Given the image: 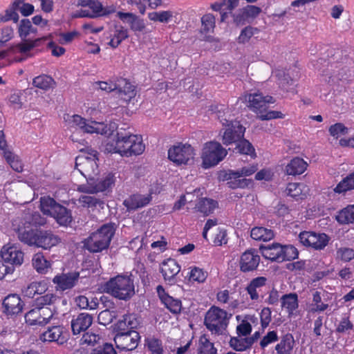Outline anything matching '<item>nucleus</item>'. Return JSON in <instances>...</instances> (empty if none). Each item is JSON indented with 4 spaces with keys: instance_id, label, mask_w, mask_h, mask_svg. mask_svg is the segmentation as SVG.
<instances>
[{
    "instance_id": "f257e3e1",
    "label": "nucleus",
    "mask_w": 354,
    "mask_h": 354,
    "mask_svg": "<svg viewBox=\"0 0 354 354\" xmlns=\"http://www.w3.org/2000/svg\"><path fill=\"white\" fill-rule=\"evenodd\" d=\"M145 149L140 136L130 133L118 131L116 139L106 143L105 151L117 153L124 156L142 154Z\"/></svg>"
},
{
    "instance_id": "f03ea898",
    "label": "nucleus",
    "mask_w": 354,
    "mask_h": 354,
    "mask_svg": "<svg viewBox=\"0 0 354 354\" xmlns=\"http://www.w3.org/2000/svg\"><path fill=\"white\" fill-rule=\"evenodd\" d=\"M217 115L223 127L221 133H222V141L224 145H229L237 142L243 138L245 128L239 121L234 120L228 109H219Z\"/></svg>"
},
{
    "instance_id": "7ed1b4c3",
    "label": "nucleus",
    "mask_w": 354,
    "mask_h": 354,
    "mask_svg": "<svg viewBox=\"0 0 354 354\" xmlns=\"http://www.w3.org/2000/svg\"><path fill=\"white\" fill-rule=\"evenodd\" d=\"M104 292L120 300H128L135 294L133 280L128 276L118 275L103 286Z\"/></svg>"
},
{
    "instance_id": "20e7f679",
    "label": "nucleus",
    "mask_w": 354,
    "mask_h": 354,
    "mask_svg": "<svg viewBox=\"0 0 354 354\" xmlns=\"http://www.w3.org/2000/svg\"><path fill=\"white\" fill-rule=\"evenodd\" d=\"M114 234V225L104 224L89 236L85 242V247L91 252H100L108 248Z\"/></svg>"
},
{
    "instance_id": "39448f33",
    "label": "nucleus",
    "mask_w": 354,
    "mask_h": 354,
    "mask_svg": "<svg viewBox=\"0 0 354 354\" xmlns=\"http://www.w3.org/2000/svg\"><path fill=\"white\" fill-rule=\"evenodd\" d=\"M71 127L78 128L84 133H97L101 135H111L116 128L115 124L109 125L104 122H99L94 120H86L79 115H73L68 119Z\"/></svg>"
},
{
    "instance_id": "423d86ee",
    "label": "nucleus",
    "mask_w": 354,
    "mask_h": 354,
    "mask_svg": "<svg viewBox=\"0 0 354 354\" xmlns=\"http://www.w3.org/2000/svg\"><path fill=\"white\" fill-rule=\"evenodd\" d=\"M230 317L226 310L212 306L206 313L204 324L212 334L222 335L226 330Z\"/></svg>"
},
{
    "instance_id": "0eeeda50",
    "label": "nucleus",
    "mask_w": 354,
    "mask_h": 354,
    "mask_svg": "<svg viewBox=\"0 0 354 354\" xmlns=\"http://www.w3.org/2000/svg\"><path fill=\"white\" fill-rule=\"evenodd\" d=\"M227 154V150L219 142L210 141L205 143L201 153L203 167L207 169L218 165Z\"/></svg>"
},
{
    "instance_id": "6e6552de",
    "label": "nucleus",
    "mask_w": 354,
    "mask_h": 354,
    "mask_svg": "<svg viewBox=\"0 0 354 354\" xmlns=\"http://www.w3.org/2000/svg\"><path fill=\"white\" fill-rule=\"evenodd\" d=\"M97 153L95 150L90 149L87 153L79 155L75 159V169L86 178L87 182L90 178H94L93 174L97 171Z\"/></svg>"
},
{
    "instance_id": "1a4fd4ad",
    "label": "nucleus",
    "mask_w": 354,
    "mask_h": 354,
    "mask_svg": "<svg viewBox=\"0 0 354 354\" xmlns=\"http://www.w3.org/2000/svg\"><path fill=\"white\" fill-rule=\"evenodd\" d=\"M115 183V174L108 173L100 179L90 178L88 183L78 185L77 190L80 192L95 194L112 189Z\"/></svg>"
},
{
    "instance_id": "9d476101",
    "label": "nucleus",
    "mask_w": 354,
    "mask_h": 354,
    "mask_svg": "<svg viewBox=\"0 0 354 354\" xmlns=\"http://www.w3.org/2000/svg\"><path fill=\"white\" fill-rule=\"evenodd\" d=\"M257 170L255 165H250L243 167L241 170H230L225 175V180L227 181L229 187L236 189L238 187L243 188L248 185V180L244 178L253 174Z\"/></svg>"
},
{
    "instance_id": "9b49d317",
    "label": "nucleus",
    "mask_w": 354,
    "mask_h": 354,
    "mask_svg": "<svg viewBox=\"0 0 354 354\" xmlns=\"http://www.w3.org/2000/svg\"><path fill=\"white\" fill-rule=\"evenodd\" d=\"M194 157V148L189 144L179 143L168 150L169 159L178 165L187 164Z\"/></svg>"
},
{
    "instance_id": "f8f14e48",
    "label": "nucleus",
    "mask_w": 354,
    "mask_h": 354,
    "mask_svg": "<svg viewBox=\"0 0 354 354\" xmlns=\"http://www.w3.org/2000/svg\"><path fill=\"white\" fill-rule=\"evenodd\" d=\"M299 239L303 245L321 250L328 245L330 237L324 233L304 231L299 234Z\"/></svg>"
},
{
    "instance_id": "ddd939ff",
    "label": "nucleus",
    "mask_w": 354,
    "mask_h": 354,
    "mask_svg": "<svg viewBox=\"0 0 354 354\" xmlns=\"http://www.w3.org/2000/svg\"><path fill=\"white\" fill-rule=\"evenodd\" d=\"M140 339V336L137 331L129 330L118 333L114 337V342L118 349L133 351L137 348Z\"/></svg>"
},
{
    "instance_id": "4468645a",
    "label": "nucleus",
    "mask_w": 354,
    "mask_h": 354,
    "mask_svg": "<svg viewBox=\"0 0 354 354\" xmlns=\"http://www.w3.org/2000/svg\"><path fill=\"white\" fill-rule=\"evenodd\" d=\"M245 100L248 102V107L257 114L266 112L268 104L275 102L272 96H263L260 93L248 94L245 96Z\"/></svg>"
},
{
    "instance_id": "2eb2a0df",
    "label": "nucleus",
    "mask_w": 354,
    "mask_h": 354,
    "mask_svg": "<svg viewBox=\"0 0 354 354\" xmlns=\"http://www.w3.org/2000/svg\"><path fill=\"white\" fill-rule=\"evenodd\" d=\"M80 279L78 272H70L56 275L53 279L57 290L64 291L73 288L76 286Z\"/></svg>"
},
{
    "instance_id": "dca6fc26",
    "label": "nucleus",
    "mask_w": 354,
    "mask_h": 354,
    "mask_svg": "<svg viewBox=\"0 0 354 354\" xmlns=\"http://www.w3.org/2000/svg\"><path fill=\"white\" fill-rule=\"evenodd\" d=\"M1 258L12 266H21L24 262V252L15 245L8 244L4 245L1 250Z\"/></svg>"
},
{
    "instance_id": "f3484780",
    "label": "nucleus",
    "mask_w": 354,
    "mask_h": 354,
    "mask_svg": "<svg viewBox=\"0 0 354 354\" xmlns=\"http://www.w3.org/2000/svg\"><path fill=\"white\" fill-rule=\"evenodd\" d=\"M260 262V257L254 249L248 250L244 252L239 259L240 270L243 272H252L258 268Z\"/></svg>"
},
{
    "instance_id": "a211bd4d",
    "label": "nucleus",
    "mask_w": 354,
    "mask_h": 354,
    "mask_svg": "<svg viewBox=\"0 0 354 354\" xmlns=\"http://www.w3.org/2000/svg\"><path fill=\"white\" fill-rule=\"evenodd\" d=\"M60 242V238L50 231L39 230L34 246L48 250L57 245Z\"/></svg>"
},
{
    "instance_id": "6ab92c4d",
    "label": "nucleus",
    "mask_w": 354,
    "mask_h": 354,
    "mask_svg": "<svg viewBox=\"0 0 354 354\" xmlns=\"http://www.w3.org/2000/svg\"><path fill=\"white\" fill-rule=\"evenodd\" d=\"M3 313L7 315H15L21 313L23 302L20 297L16 294L6 296L3 301Z\"/></svg>"
},
{
    "instance_id": "aec40b11",
    "label": "nucleus",
    "mask_w": 354,
    "mask_h": 354,
    "mask_svg": "<svg viewBox=\"0 0 354 354\" xmlns=\"http://www.w3.org/2000/svg\"><path fill=\"white\" fill-rule=\"evenodd\" d=\"M261 11V9L259 7L248 5L238 10L234 15V21L236 25H243L257 17Z\"/></svg>"
},
{
    "instance_id": "412c9836",
    "label": "nucleus",
    "mask_w": 354,
    "mask_h": 354,
    "mask_svg": "<svg viewBox=\"0 0 354 354\" xmlns=\"http://www.w3.org/2000/svg\"><path fill=\"white\" fill-rule=\"evenodd\" d=\"M180 270V267L177 261L173 259H168L164 261L160 266V272L164 279L170 284L175 282V277Z\"/></svg>"
},
{
    "instance_id": "4be33fe9",
    "label": "nucleus",
    "mask_w": 354,
    "mask_h": 354,
    "mask_svg": "<svg viewBox=\"0 0 354 354\" xmlns=\"http://www.w3.org/2000/svg\"><path fill=\"white\" fill-rule=\"evenodd\" d=\"M267 278L258 277L252 279L246 287V291L252 301H258L263 297V288L266 287Z\"/></svg>"
},
{
    "instance_id": "5701e85b",
    "label": "nucleus",
    "mask_w": 354,
    "mask_h": 354,
    "mask_svg": "<svg viewBox=\"0 0 354 354\" xmlns=\"http://www.w3.org/2000/svg\"><path fill=\"white\" fill-rule=\"evenodd\" d=\"M129 37L127 28L120 24H115L109 29L110 41L109 45L113 48H117L124 40Z\"/></svg>"
},
{
    "instance_id": "b1692460",
    "label": "nucleus",
    "mask_w": 354,
    "mask_h": 354,
    "mask_svg": "<svg viewBox=\"0 0 354 354\" xmlns=\"http://www.w3.org/2000/svg\"><path fill=\"white\" fill-rule=\"evenodd\" d=\"M157 292L162 303L168 310H170V312L174 314H177L180 312L182 308L180 300L174 299L169 295L166 293L165 289L161 286H158Z\"/></svg>"
},
{
    "instance_id": "393cba45",
    "label": "nucleus",
    "mask_w": 354,
    "mask_h": 354,
    "mask_svg": "<svg viewBox=\"0 0 354 354\" xmlns=\"http://www.w3.org/2000/svg\"><path fill=\"white\" fill-rule=\"evenodd\" d=\"M93 323V317L88 313H82L71 321L72 331L74 335L86 330Z\"/></svg>"
},
{
    "instance_id": "a878e982",
    "label": "nucleus",
    "mask_w": 354,
    "mask_h": 354,
    "mask_svg": "<svg viewBox=\"0 0 354 354\" xmlns=\"http://www.w3.org/2000/svg\"><path fill=\"white\" fill-rule=\"evenodd\" d=\"M151 201V196L150 194H133L126 198L123 205L128 211H132L146 206Z\"/></svg>"
},
{
    "instance_id": "bb28decb",
    "label": "nucleus",
    "mask_w": 354,
    "mask_h": 354,
    "mask_svg": "<svg viewBox=\"0 0 354 354\" xmlns=\"http://www.w3.org/2000/svg\"><path fill=\"white\" fill-rule=\"evenodd\" d=\"M260 250L262 256L272 261L282 262V245L272 243L265 246H261Z\"/></svg>"
},
{
    "instance_id": "cd10ccee",
    "label": "nucleus",
    "mask_w": 354,
    "mask_h": 354,
    "mask_svg": "<svg viewBox=\"0 0 354 354\" xmlns=\"http://www.w3.org/2000/svg\"><path fill=\"white\" fill-rule=\"evenodd\" d=\"M117 91L125 102H129L136 95L135 86L123 78L118 79Z\"/></svg>"
},
{
    "instance_id": "c85d7f7f",
    "label": "nucleus",
    "mask_w": 354,
    "mask_h": 354,
    "mask_svg": "<svg viewBox=\"0 0 354 354\" xmlns=\"http://www.w3.org/2000/svg\"><path fill=\"white\" fill-rule=\"evenodd\" d=\"M308 163L301 158H292L286 166L285 172L288 176L303 174L307 169Z\"/></svg>"
},
{
    "instance_id": "c756f323",
    "label": "nucleus",
    "mask_w": 354,
    "mask_h": 354,
    "mask_svg": "<svg viewBox=\"0 0 354 354\" xmlns=\"http://www.w3.org/2000/svg\"><path fill=\"white\" fill-rule=\"evenodd\" d=\"M295 344V339L292 334L287 333L284 335L275 346L276 354H292Z\"/></svg>"
},
{
    "instance_id": "7c9ffc66",
    "label": "nucleus",
    "mask_w": 354,
    "mask_h": 354,
    "mask_svg": "<svg viewBox=\"0 0 354 354\" xmlns=\"http://www.w3.org/2000/svg\"><path fill=\"white\" fill-rule=\"evenodd\" d=\"M32 266L37 272L45 274L51 269L52 263L45 258L43 253L38 252L32 257Z\"/></svg>"
},
{
    "instance_id": "2f4dec72",
    "label": "nucleus",
    "mask_w": 354,
    "mask_h": 354,
    "mask_svg": "<svg viewBox=\"0 0 354 354\" xmlns=\"http://www.w3.org/2000/svg\"><path fill=\"white\" fill-rule=\"evenodd\" d=\"M254 337H248L239 335L237 337H231L230 340V347L236 351H244L250 348L254 343Z\"/></svg>"
},
{
    "instance_id": "473e14b6",
    "label": "nucleus",
    "mask_w": 354,
    "mask_h": 354,
    "mask_svg": "<svg viewBox=\"0 0 354 354\" xmlns=\"http://www.w3.org/2000/svg\"><path fill=\"white\" fill-rule=\"evenodd\" d=\"M63 328L59 326L49 328L43 333L41 339L44 342H57L62 344L64 342V337L62 336Z\"/></svg>"
},
{
    "instance_id": "72a5a7b5",
    "label": "nucleus",
    "mask_w": 354,
    "mask_h": 354,
    "mask_svg": "<svg viewBox=\"0 0 354 354\" xmlns=\"http://www.w3.org/2000/svg\"><path fill=\"white\" fill-rule=\"evenodd\" d=\"M38 231V230H35L30 226L20 227L18 230V238L21 242L28 245H34Z\"/></svg>"
},
{
    "instance_id": "f704fd0d",
    "label": "nucleus",
    "mask_w": 354,
    "mask_h": 354,
    "mask_svg": "<svg viewBox=\"0 0 354 354\" xmlns=\"http://www.w3.org/2000/svg\"><path fill=\"white\" fill-rule=\"evenodd\" d=\"M309 189L304 183H291L286 187L288 195L295 198H302L308 194Z\"/></svg>"
},
{
    "instance_id": "c9c22d12",
    "label": "nucleus",
    "mask_w": 354,
    "mask_h": 354,
    "mask_svg": "<svg viewBox=\"0 0 354 354\" xmlns=\"http://www.w3.org/2000/svg\"><path fill=\"white\" fill-rule=\"evenodd\" d=\"M281 307L285 308L289 315L294 314V311L298 308V296L296 293L284 295L281 298Z\"/></svg>"
},
{
    "instance_id": "e433bc0d",
    "label": "nucleus",
    "mask_w": 354,
    "mask_h": 354,
    "mask_svg": "<svg viewBox=\"0 0 354 354\" xmlns=\"http://www.w3.org/2000/svg\"><path fill=\"white\" fill-rule=\"evenodd\" d=\"M60 205L49 196H44L40 199V209L45 215L52 216L56 212L57 207H60Z\"/></svg>"
},
{
    "instance_id": "4c0bfd02",
    "label": "nucleus",
    "mask_w": 354,
    "mask_h": 354,
    "mask_svg": "<svg viewBox=\"0 0 354 354\" xmlns=\"http://www.w3.org/2000/svg\"><path fill=\"white\" fill-rule=\"evenodd\" d=\"M55 84L52 77L44 74L38 75L32 80L33 86L43 91L53 88Z\"/></svg>"
},
{
    "instance_id": "58836bf2",
    "label": "nucleus",
    "mask_w": 354,
    "mask_h": 354,
    "mask_svg": "<svg viewBox=\"0 0 354 354\" xmlns=\"http://www.w3.org/2000/svg\"><path fill=\"white\" fill-rule=\"evenodd\" d=\"M250 236L257 241H268L273 239L274 234L270 229L263 227H255L252 229Z\"/></svg>"
},
{
    "instance_id": "ea45409f",
    "label": "nucleus",
    "mask_w": 354,
    "mask_h": 354,
    "mask_svg": "<svg viewBox=\"0 0 354 354\" xmlns=\"http://www.w3.org/2000/svg\"><path fill=\"white\" fill-rule=\"evenodd\" d=\"M47 290V283L45 281H33L30 283L24 291L28 297H33L35 295H41Z\"/></svg>"
},
{
    "instance_id": "a19ab883",
    "label": "nucleus",
    "mask_w": 354,
    "mask_h": 354,
    "mask_svg": "<svg viewBox=\"0 0 354 354\" xmlns=\"http://www.w3.org/2000/svg\"><path fill=\"white\" fill-rule=\"evenodd\" d=\"M353 189H354V171L344 178L333 190L335 193L344 194Z\"/></svg>"
},
{
    "instance_id": "79ce46f5",
    "label": "nucleus",
    "mask_w": 354,
    "mask_h": 354,
    "mask_svg": "<svg viewBox=\"0 0 354 354\" xmlns=\"http://www.w3.org/2000/svg\"><path fill=\"white\" fill-rule=\"evenodd\" d=\"M51 217H53L61 225H67L72 221L71 212L65 207H57V211Z\"/></svg>"
},
{
    "instance_id": "37998d69",
    "label": "nucleus",
    "mask_w": 354,
    "mask_h": 354,
    "mask_svg": "<svg viewBox=\"0 0 354 354\" xmlns=\"http://www.w3.org/2000/svg\"><path fill=\"white\" fill-rule=\"evenodd\" d=\"M336 219L341 224L354 223V204L348 205L339 211L336 216Z\"/></svg>"
},
{
    "instance_id": "c03bdc74",
    "label": "nucleus",
    "mask_w": 354,
    "mask_h": 354,
    "mask_svg": "<svg viewBox=\"0 0 354 354\" xmlns=\"http://www.w3.org/2000/svg\"><path fill=\"white\" fill-rule=\"evenodd\" d=\"M145 346L150 351L151 354H165L162 342L155 337L145 338Z\"/></svg>"
},
{
    "instance_id": "a18cd8bd",
    "label": "nucleus",
    "mask_w": 354,
    "mask_h": 354,
    "mask_svg": "<svg viewBox=\"0 0 354 354\" xmlns=\"http://www.w3.org/2000/svg\"><path fill=\"white\" fill-rule=\"evenodd\" d=\"M22 40V42L17 44L13 47L12 50L15 53H19L22 55H26L33 48L38 46V43L41 40V39H35L34 40L24 39Z\"/></svg>"
},
{
    "instance_id": "49530a36",
    "label": "nucleus",
    "mask_w": 354,
    "mask_h": 354,
    "mask_svg": "<svg viewBox=\"0 0 354 354\" xmlns=\"http://www.w3.org/2000/svg\"><path fill=\"white\" fill-rule=\"evenodd\" d=\"M80 4L82 7L88 8L93 18L102 16L103 6L99 0H80Z\"/></svg>"
},
{
    "instance_id": "de8ad7c7",
    "label": "nucleus",
    "mask_w": 354,
    "mask_h": 354,
    "mask_svg": "<svg viewBox=\"0 0 354 354\" xmlns=\"http://www.w3.org/2000/svg\"><path fill=\"white\" fill-rule=\"evenodd\" d=\"M18 32L21 39H26L32 34L37 32V28H35L29 19H22L19 24Z\"/></svg>"
},
{
    "instance_id": "09e8293b",
    "label": "nucleus",
    "mask_w": 354,
    "mask_h": 354,
    "mask_svg": "<svg viewBox=\"0 0 354 354\" xmlns=\"http://www.w3.org/2000/svg\"><path fill=\"white\" fill-rule=\"evenodd\" d=\"M198 354H217V349L205 335H202L199 339Z\"/></svg>"
},
{
    "instance_id": "8fccbe9b",
    "label": "nucleus",
    "mask_w": 354,
    "mask_h": 354,
    "mask_svg": "<svg viewBox=\"0 0 354 354\" xmlns=\"http://www.w3.org/2000/svg\"><path fill=\"white\" fill-rule=\"evenodd\" d=\"M207 277V272L198 267L191 268L190 271L187 273L188 281L192 283H203Z\"/></svg>"
},
{
    "instance_id": "3c124183",
    "label": "nucleus",
    "mask_w": 354,
    "mask_h": 354,
    "mask_svg": "<svg viewBox=\"0 0 354 354\" xmlns=\"http://www.w3.org/2000/svg\"><path fill=\"white\" fill-rule=\"evenodd\" d=\"M216 206V201L212 199L203 198L197 204L196 208L201 213L208 215L215 209Z\"/></svg>"
},
{
    "instance_id": "603ef678",
    "label": "nucleus",
    "mask_w": 354,
    "mask_h": 354,
    "mask_svg": "<svg viewBox=\"0 0 354 354\" xmlns=\"http://www.w3.org/2000/svg\"><path fill=\"white\" fill-rule=\"evenodd\" d=\"M26 322L31 326L41 325V318L39 307H35L30 310L25 315Z\"/></svg>"
},
{
    "instance_id": "864d4df0",
    "label": "nucleus",
    "mask_w": 354,
    "mask_h": 354,
    "mask_svg": "<svg viewBox=\"0 0 354 354\" xmlns=\"http://www.w3.org/2000/svg\"><path fill=\"white\" fill-rule=\"evenodd\" d=\"M138 322L133 314H128L123 316L122 319L118 322V328L120 330H124L125 327L130 329L136 328Z\"/></svg>"
},
{
    "instance_id": "5fc2aeb1",
    "label": "nucleus",
    "mask_w": 354,
    "mask_h": 354,
    "mask_svg": "<svg viewBox=\"0 0 354 354\" xmlns=\"http://www.w3.org/2000/svg\"><path fill=\"white\" fill-rule=\"evenodd\" d=\"M56 295L48 292L44 295L38 297L35 301V304L39 308H47L46 306L53 304L57 299Z\"/></svg>"
},
{
    "instance_id": "6e6d98bb",
    "label": "nucleus",
    "mask_w": 354,
    "mask_h": 354,
    "mask_svg": "<svg viewBox=\"0 0 354 354\" xmlns=\"http://www.w3.org/2000/svg\"><path fill=\"white\" fill-rule=\"evenodd\" d=\"M4 158L13 170L17 172L23 171V164L17 156L13 154L11 151H5Z\"/></svg>"
},
{
    "instance_id": "4d7b16f0",
    "label": "nucleus",
    "mask_w": 354,
    "mask_h": 354,
    "mask_svg": "<svg viewBox=\"0 0 354 354\" xmlns=\"http://www.w3.org/2000/svg\"><path fill=\"white\" fill-rule=\"evenodd\" d=\"M13 6L19 10L23 16H29L32 15L35 10L33 5L25 3L24 0H15L13 2Z\"/></svg>"
},
{
    "instance_id": "13d9d810",
    "label": "nucleus",
    "mask_w": 354,
    "mask_h": 354,
    "mask_svg": "<svg viewBox=\"0 0 354 354\" xmlns=\"http://www.w3.org/2000/svg\"><path fill=\"white\" fill-rule=\"evenodd\" d=\"M328 305L326 304L322 303L321 294L318 291H315L313 294V304L310 308V312H323L326 310Z\"/></svg>"
},
{
    "instance_id": "bf43d9fd",
    "label": "nucleus",
    "mask_w": 354,
    "mask_h": 354,
    "mask_svg": "<svg viewBox=\"0 0 354 354\" xmlns=\"http://www.w3.org/2000/svg\"><path fill=\"white\" fill-rule=\"evenodd\" d=\"M282 262L284 261H291L297 258L299 252L297 249L292 245H282Z\"/></svg>"
},
{
    "instance_id": "052dcab7",
    "label": "nucleus",
    "mask_w": 354,
    "mask_h": 354,
    "mask_svg": "<svg viewBox=\"0 0 354 354\" xmlns=\"http://www.w3.org/2000/svg\"><path fill=\"white\" fill-rule=\"evenodd\" d=\"M101 339L99 334L93 332L85 333L80 339V344L86 346H94Z\"/></svg>"
},
{
    "instance_id": "680f3d73",
    "label": "nucleus",
    "mask_w": 354,
    "mask_h": 354,
    "mask_svg": "<svg viewBox=\"0 0 354 354\" xmlns=\"http://www.w3.org/2000/svg\"><path fill=\"white\" fill-rule=\"evenodd\" d=\"M236 149L239 153L252 156L254 155V149L252 144L246 140H240Z\"/></svg>"
},
{
    "instance_id": "e2e57ef3",
    "label": "nucleus",
    "mask_w": 354,
    "mask_h": 354,
    "mask_svg": "<svg viewBox=\"0 0 354 354\" xmlns=\"http://www.w3.org/2000/svg\"><path fill=\"white\" fill-rule=\"evenodd\" d=\"M330 135L333 138H338L342 135H346L348 132V128L341 122L335 123L329 127Z\"/></svg>"
},
{
    "instance_id": "0e129e2a",
    "label": "nucleus",
    "mask_w": 354,
    "mask_h": 354,
    "mask_svg": "<svg viewBox=\"0 0 354 354\" xmlns=\"http://www.w3.org/2000/svg\"><path fill=\"white\" fill-rule=\"evenodd\" d=\"M79 203L84 207H96L100 203V200L93 196L83 195L78 200Z\"/></svg>"
},
{
    "instance_id": "69168bd1",
    "label": "nucleus",
    "mask_w": 354,
    "mask_h": 354,
    "mask_svg": "<svg viewBox=\"0 0 354 354\" xmlns=\"http://www.w3.org/2000/svg\"><path fill=\"white\" fill-rule=\"evenodd\" d=\"M17 8L12 6L11 8L5 11L4 14L0 15V23L6 22L12 20L14 22H17L19 20V15L17 12Z\"/></svg>"
},
{
    "instance_id": "338daca9",
    "label": "nucleus",
    "mask_w": 354,
    "mask_h": 354,
    "mask_svg": "<svg viewBox=\"0 0 354 354\" xmlns=\"http://www.w3.org/2000/svg\"><path fill=\"white\" fill-rule=\"evenodd\" d=\"M202 22V30L204 32H209L214 28L215 25V18L212 14L205 15L201 18Z\"/></svg>"
},
{
    "instance_id": "774afa93",
    "label": "nucleus",
    "mask_w": 354,
    "mask_h": 354,
    "mask_svg": "<svg viewBox=\"0 0 354 354\" xmlns=\"http://www.w3.org/2000/svg\"><path fill=\"white\" fill-rule=\"evenodd\" d=\"M337 257L344 261H350L354 259V250L349 248H340L337 250Z\"/></svg>"
}]
</instances>
